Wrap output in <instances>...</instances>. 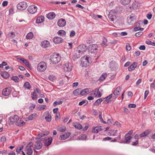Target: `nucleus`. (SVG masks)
I'll use <instances>...</instances> for the list:
<instances>
[{
    "label": "nucleus",
    "mask_w": 155,
    "mask_h": 155,
    "mask_svg": "<svg viewBox=\"0 0 155 155\" xmlns=\"http://www.w3.org/2000/svg\"><path fill=\"white\" fill-rule=\"evenodd\" d=\"M66 21L63 18H61L59 19L58 21V25L60 27L64 26L66 24Z\"/></svg>",
    "instance_id": "16"
},
{
    "label": "nucleus",
    "mask_w": 155,
    "mask_h": 155,
    "mask_svg": "<svg viewBox=\"0 0 155 155\" xmlns=\"http://www.w3.org/2000/svg\"><path fill=\"white\" fill-rule=\"evenodd\" d=\"M44 20V17L42 16H40L38 17L36 20V23L37 24L41 23Z\"/></svg>",
    "instance_id": "25"
},
{
    "label": "nucleus",
    "mask_w": 155,
    "mask_h": 155,
    "mask_svg": "<svg viewBox=\"0 0 155 155\" xmlns=\"http://www.w3.org/2000/svg\"><path fill=\"white\" fill-rule=\"evenodd\" d=\"M24 86L28 89H29L31 88L30 84L28 82H25L24 84Z\"/></svg>",
    "instance_id": "40"
},
{
    "label": "nucleus",
    "mask_w": 155,
    "mask_h": 155,
    "mask_svg": "<svg viewBox=\"0 0 155 155\" xmlns=\"http://www.w3.org/2000/svg\"><path fill=\"white\" fill-rule=\"evenodd\" d=\"M47 65L46 63L44 62H41L39 63L37 67V70L40 71H44L46 69Z\"/></svg>",
    "instance_id": "4"
},
{
    "label": "nucleus",
    "mask_w": 155,
    "mask_h": 155,
    "mask_svg": "<svg viewBox=\"0 0 155 155\" xmlns=\"http://www.w3.org/2000/svg\"><path fill=\"white\" fill-rule=\"evenodd\" d=\"M1 75L5 79L9 77V74L6 71L2 72L1 73Z\"/></svg>",
    "instance_id": "27"
},
{
    "label": "nucleus",
    "mask_w": 155,
    "mask_h": 155,
    "mask_svg": "<svg viewBox=\"0 0 155 155\" xmlns=\"http://www.w3.org/2000/svg\"><path fill=\"white\" fill-rule=\"evenodd\" d=\"M46 107V106L45 105H42L40 106L39 107H38V110H42L45 109Z\"/></svg>",
    "instance_id": "54"
},
{
    "label": "nucleus",
    "mask_w": 155,
    "mask_h": 155,
    "mask_svg": "<svg viewBox=\"0 0 155 155\" xmlns=\"http://www.w3.org/2000/svg\"><path fill=\"white\" fill-rule=\"evenodd\" d=\"M48 78L51 81H53L55 79V77L53 75H51L48 77Z\"/></svg>",
    "instance_id": "50"
},
{
    "label": "nucleus",
    "mask_w": 155,
    "mask_h": 155,
    "mask_svg": "<svg viewBox=\"0 0 155 155\" xmlns=\"http://www.w3.org/2000/svg\"><path fill=\"white\" fill-rule=\"evenodd\" d=\"M143 33L141 31L138 32L135 34V36L136 37H139L143 34Z\"/></svg>",
    "instance_id": "58"
},
{
    "label": "nucleus",
    "mask_w": 155,
    "mask_h": 155,
    "mask_svg": "<svg viewBox=\"0 0 155 155\" xmlns=\"http://www.w3.org/2000/svg\"><path fill=\"white\" fill-rule=\"evenodd\" d=\"M18 120V116L15 115L13 117H11L9 118L8 122L10 124H13L14 123H16L17 124V122Z\"/></svg>",
    "instance_id": "9"
},
{
    "label": "nucleus",
    "mask_w": 155,
    "mask_h": 155,
    "mask_svg": "<svg viewBox=\"0 0 155 155\" xmlns=\"http://www.w3.org/2000/svg\"><path fill=\"white\" fill-rule=\"evenodd\" d=\"M23 147L24 146L23 145L18 147L16 150V151L18 153H19L21 152V151L23 149Z\"/></svg>",
    "instance_id": "47"
},
{
    "label": "nucleus",
    "mask_w": 155,
    "mask_h": 155,
    "mask_svg": "<svg viewBox=\"0 0 155 155\" xmlns=\"http://www.w3.org/2000/svg\"><path fill=\"white\" fill-rule=\"evenodd\" d=\"M87 136L85 134H82L79 136L78 138V139L79 140H84L86 139Z\"/></svg>",
    "instance_id": "37"
},
{
    "label": "nucleus",
    "mask_w": 155,
    "mask_h": 155,
    "mask_svg": "<svg viewBox=\"0 0 155 155\" xmlns=\"http://www.w3.org/2000/svg\"><path fill=\"white\" fill-rule=\"evenodd\" d=\"M125 141L120 142L121 143H130V140L132 139V137L130 136H127V134H126L125 136Z\"/></svg>",
    "instance_id": "17"
},
{
    "label": "nucleus",
    "mask_w": 155,
    "mask_h": 155,
    "mask_svg": "<svg viewBox=\"0 0 155 155\" xmlns=\"http://www.w3.org/2000/svg\"><path fill=\"white\" fill-rule=\"evenodd\" d=\"M31 95L32 96L31 98L33 100H36L37 99L38 95L36 93V91H34L31 94Z\"/></svg>",
    "instance_id": "32"
},
{
    "label": "nucleus",
    "mask_w": 155,
    "mask_h": 155,
    "mask_svg": "<svg viewBox=\"0 0 155 155\" xmlns=\"http://www.w3.org/2000/svg\"><path fill=\"white\" fill-rule=\"evenodd\" d=\"M144 29L143 28H141L137 26L135 27L134 28V31H137L138 30L143 31Z\"/></svg>",
    "instance_id": "51"
},
{
    "label": "nucleus",
    "mask_w": 155,
    "mask_h": 155,
    "mask_svg": "<svg viewBox=\"0 0 155 155\" xmlns=\"http://www.w3.org/2000/svg\"><path fill=\"white\" fill-rule=\"evenodd\" d=\"M63 40V39L59 37H56L53 39V42L55 44L61 43L62 42Z\"/></svg>",
    "instance_id": "18"
},
{
    "label": "nucleus",
    "mask_w": 155,
    "mask_h": 155,
    "mask_svg": "<svg viewBox=\"0 0 155 155\" xmlns=\"http://www.w3.org/2000/svg\"><path fill=\"white\" fill-rule=\"evenodd\" d=\"M85 103V105H86L88 103V101L87 100H83L81 101H80L79 103V105L80 106H81Z\"/></svg>",
    "instance_id": "48"
},
{
    "label": "nucleus",
    "mask_w": 155,
    "mask_h": 155,
    "mask_svg": "<svg viewBox=\"0 0 155 155\" xmlns=\"http://www.w3.org/2000/svg\"><path fill=\"white\" fill-rule=\"evenodd\" d=\"M64 71L67 72L71 71L72 69V66L71 64L67 62L63 66Z\"/></svg>",
    "instance_id": "7"
},
{
    "label": "nucleus",
    "mask_w": 155,
    "mask_h": 155,
    "mask_svg": "<svg viewBox=\"0 0 155 155\" xmlns=\"http://www.w3.org/2000/svg\"><path fill=\"white\" fill-rule=\"evenodd\" d=\"M107 39L104 38L103 37V41L102 43L101 44V45L102 46H107Z\"/></svg>",
    "instance_id": "39"
},
{
    "label": "nucleus",
    "mask_w": 155,
    "mask_h": 155,
    "mask_svg": "<svg viewBox=\"0 0 155 155\" xmlns=\"http://www.w3.org/2000/svg\"><path fill=\"white\" fill-rule=\"evenodd\" d=\"M32 143L30 142L27 145L26 148L27 152L26 153L28 155H31L33 153V150L31 147L33 146Z\"/></svg>",
    "instance_id": "11"
},
{
    "label": "nucleus",
    "mask_w": 155,
    "mask_h": 155,
    "mask_svg": "<svg viewBox=\"0 0 155 155\" xmlns=\"http://www.w3.org/2000/svg\"><path fill=\"white\" fill-rule=\"evenodd\" d=\"M126 50L128 51H130L131 49V47L129 43H127L126 45Z\"/></svg>",
    "instance_id": "57"
},
{
    "label": "nucleus",
    "mask_w": 155,
    "mask_h": 155,
    "mask_svg": "<svg viewBox=\"0 0 155 155\" xmlns=\"http://www.w3.org/2000/svg\"><path fill=\"white\" fill-rule=\"evenodd\" d=\"M24 64L28 68H30L31 67V65L29 63V62L27 61V60H26Z\"/></svg>",
    "instance_id": "53"
},
{
    "label": "nucleus",
    "mask_w": 155,
    "mask_h": 155,
    "mask_svg": "<svg viewBox=\"0 0 155 155\" xmlns=\"http://www.w3.org/2000/svg\"><path fill=\"white\" fill-rule=\"evenodd\" d=\"M107 76V74L106 73L103 74L100 77L99 79V81H103L105 79V78Z\"/></svg>",
    "instance_id": "35"
},
{
    "label": "nucleus",
    "mask_w": 155,
    "mask_h": 155,
    "mask_svg": "<svg viewBox=\"0 0 155 155\" xmlns=\"http://www.w3.org/2000/svg\"><path fill=\"white\" fill-rule=\"evenodd\" d=\"M11 79L16 82H18L19 81V78L17 76H13L11 78Z\"/></svg>",
    "instance_id": "49"
},
{
    "label": "nucleus",
    "mask_w": 155,
    "mask_h": 155,
    "mask_svg": "<svg viewBox=\"0 0 155 155\" xmlns=\"http://www.w3.org/2000/svg\"><path fill=\"white\" fill-rule=\"evenodd\" d=\"M87 48L86 45L82 44L79 45L77 48V50L79 53L82 54L87 51Z\"/></svg>",
    "instance_id": "5"
},
{
    "label": "nucleus",
    "mask_w": 155,
    "mask_h": 155,
    "mask_svg": "<svg viewBox=\"0 0 155 155\" xmlns=\"http://www.w3.org/2000/svg\"><path fill=\"white\" fill-rule=\"evenodd\" d=\"M112 97V94H111L108 96L105 97L104 99V104L110 103L111 102L110 100H109Z\"/></svg>",
    "instance_id": "23"
},
{
    "label": "nucleus",
    "mask_w": 155,
    "mask_h": 155,
    "mask_svg": "<svg viewBox=\"0 0 155 155\" xmlns=\"http://www.w3.org/2000/svg\"><path fill=\"white\" fill-rule=\"evenodd\" d=\"M8 4V2L6 1H4L3 2L2 5L3 6H5L7 5Z\"/></svg>",
    "instance_id": "64"
},
{
    "label": "nucleus",
    "mask_w": 155,
    "mask_h": 155,
    "mask_svg": "<svg viewBox=\"0 0 155 155\" xmlns=\"http://www.w3.org/2000/svg\"><path fill=\"white\" fill-rule=\"evenodd\" d=\"M41 141V140L36 141L34 145V148L35 149L39 150L42 148L43 144Z\"/></svg>",
    "instance_id": "10"
},
{
    "label": "nucleus",
    "mask_w": 155,
    "mask_h": 155,
    "mask_svg": "<svg viewBox=\"0 0 155 155\" xmlns=\"http://www.w3.org/2000/svg\"><path fill=\"white\" fill-rule=\"evenodd\" d=\"M121 87H120V86L117 87L113 92V94L115 95L119 94L120 91L121 90Z\"/></svg>",
    "instance_id": "30"
},
{
    "label": "nucleus",
    "mask_w": 155,
    "mask_h": 155,
    "mask_svg": "<svg viewBox=\"0 0 155 155\" xmlns=\"http://www.w3.org/2000/svg\"><path fill=\"white\" fill-rule=\"evenodd\" d=\"M56 15L54 12H50L47 15V17L49 19L52 20L55 17Z\"/></svg>",
    "instance_id": "24"
},
{
    "label": "nucleus",
    "mask_w": 155,
    "mask_h": 155,
    "mask_svg": "<svg viewBox=\"0 0 155 155\" xmlns=\"http://www.w3.org/2000/svg\"><path fill=\"white\" fill-rule=\"evenodd\" d=\"M88 51L92 53H97L98 51V46L96 44H92L89 46Z\"/></svg>",
    "instance_id": "3"
},
{
    "label": "nucleus",
    "mask_w": 155,
    "mask_h": 155,
    "mask_svg": "<svg viewBox=\"0 0 155 155\" xmlns=\"http://www.w3.org/2000/svg\"><path fill=\"white\" fill-rule=\"evenodd\" d=\"M100 115H99V119H100V120L101 122L102 123H104V124H106L107 122H106L104 121L102 117V112H100Z\"/></svg>",
    "instance_id": "45"
},
{
    "label": "nucleus",
    "mask_w": 155,
    "mask_h": 155,
    "mask_svg": "<svg viewBox=\"0 0 155 155\" xmlns=\"http://www.w3.org/2000/svg\"><path fill=\"white\" fill-rule=\"evenodd\" d=\"M45 136V134L41 133L39 134L38 135V136L36 138V139H38V140H41L42 141V139H41V137Z\"/></svg>",
    "instance_id": "43"
},
{
    "label": "nucleus",
    "mask_w": 155,
    "mask_h": 155,
    "mask_svg": "<svg viewBox=\"0 0 155 155\" xmlns=\"http://www.w3.org/2000/svg\"><path fill=\"white\" fill-rule=\"evenodd\" d=\"M66 34V33L65 31L63 30H60L58 31V34L59 35H62L64 36H65Z\"/></svg>",
    "instance_id": "38"
},
{
    "label": "nucleus",
    "mask_w": 155,
    "mask_h": 155,
    "mask_svg": "<svg viewBox=\"0 0 155 155\" xmlns=\"http://www.w3.org/2000/svg\"><path fill=\"white\" fill-rule=\"evenodd\" d=\"M37 7L34 5L30 6L27 9V10L31 14L35 13L37 11Z\"/></svg>",
    "instance_id": "12"
},
{
    "label": "nucleus",
    "mask_w": 155,
    "mask_h": 155,
    "mask_svg": "<svg viewBox=\"0 0 155 155\" xmlns=\"http://www.w3.org/2000/svg\"><path fill=\"white\" fill-rule=\"evenodd\" d=\"M45 119L48 122H50L51 119V114H48V116L45 117Z\"/></svg>",
    "instance_id": "46"
},
{
    "label": "nucleus",
    "mask_w": 155,
    "mask_h": 155,
    "mask_svg": "<svg viewBox=\"0 0 155 155\" xmlns=\"http://www.w3.org/2000/svg\"><path fill=\"white\" fill-rule=\"evenodd\" d=\"M138 140H137L135 141V142H133L131 145L133 146H135L138 143Z\"/></svg>",
    "instance_id": "60"
},
{
    "label": "nucleus",
    "mask_w": 155,
    "mask_h": 155,
    "mask_svg": "<svg viewBox=\"0 0 155 155\" xmlns=\"http://www.w3.org/2000/svg\"><path fill=\"white\" fill-rule=\"evenodd\" d=\"M80 90L81 88H78L74 90L73 92V94L75 96L80 95Z\"/></svg>",
    "instance_id": "34"
},
{
    "label": "nucleus",
    "mask_w": 155,
    "mask_h": 155,
    "mask_svg": "<svg viewBox=\"0 0 155 155\" xmlns=\"http://www.w3.org/2000/svg\"><path fill=\"white\" fill-rule=\"evenodd\" d=\"M137 63L134 62L133 63L131 64L128 68V70L129 71H131L133 70L137 66Z\"/></svg>",
    "instance_id": "22"
},
{
    "label": "nucleus",
    "mask_w": 155,
    "mask_h": 155,
    "mask_svg": "<svg viewBox=\"0 0 155 155\" xmlns=\"http://www.w3.org/2000/svg\"><path fill=\"white\" fill-rule=\"evenodd\" d=\"M66 129L65 126H61L58 128V130L60 132H64L65 131Z\"/></svg>",
    "instance_id": "42"
},
{
    "label": "nucleus",
    "mask_w": 155,
    "mask_h": 155,
    "mask_svg": "<svg viewBox=\"0 0 155 155\" xmlns=\"http://www.w3.org/2000/svg\"><path fill=\"white\" fill-rule=\"evenodd\" d=\"M102 130V129L101 128V126H98L93 128L92 129V132L94 133H97L99 131H101Z\"/></svg>",
    "instance_id": "29"
},
{
    "label": "nucleus",
    "mask_w": 155,
    "mask_h": 155,
    "mask_svg": "<svg viewBox=\"0 0 155 155\" xmlns=\"http://www.w3.org/2000/svg\"><path fill=\"white\" fill-rule=\"evenodd\" d=\"M59 139L61 140H64L67 139L65 134H63L60 136Z\"/></svg>",
    "instance_id": "55"
},
{
    "label": "nucleus",
    "mask_w": 155,
    "mask_h": 155,
    "mask_svg": "<svg viewBox=\"0 0 155 155\" xmlns=\"http://www.w3.org/2000/svg\"><path fill=\"white\" fill-rule=\"evenodd\" d=\"M27 7V4L25 2H20L17 5V8L18 9L22 10L26 9Z\"/></svg>",
    "instance_id": "6"
},
{
    "label": "nucleus",
    "mask_w": 155,
    "mask_h": 155,
    "mask_svg": "<svg viewBox=\"0 0 155 155\" xmlns=\"http://www.w3.org/2000/svg\"><path fill=\"white\" fill-rule=\"evenodd\" d=\"M151 132V130H147L141 134L140 135V137H145L148 135Z\"/></svg>",
    "instance_id": "26"
},
{
    "label": "nucleus",
    "mask_w": 155,
    "mask_h": 155,
    "mask_svg": "<svg viewBox=\"0 0 155 155\" xmlns=\"http://www.w3.org/2000/svg\"><path fill=\"white\" fill-rule=\"evenodd\" d=\"M34 36L32 32H30L26 36V38L27 39H32Z\"/></svg>",
    "instance_id": "31"
},
{
    "label": "nucleus",
    "mask_w": 155,
    "mask_h": 155,
    "mask_svg": "<svg viewBox=\"0 0 155 155\" xmlns=\"http://www.w3.org/2000/svg\"><path fill=\"white\" fill-rule=\"evenodd\" d=\"M81 64L83 67H86L91 62V58L90 57L84 56L81 59Z\"/></svg>",
    "instance_id": "2"
},
{
    "label": "nucleus",
    "mask_w": 155,
    "mask_h": 155,
    "mask_svg": "<svg viewBox=\"0 0 155 155\" xmlns=\"http://www.w3.org/2000/svg\"><path fill=\"white\" fill-rule=\"evenodd\" d=\"M6 140V138L5 136H2L1 139V141L4 142Z\"/></svg>",
    "instance_id": "62"
},
{
    "label": "nucleus",
    "mask_w": 155,
    "mask_h": 155,
    "mask_svg": "<svg viewBox=\"0 0 155 155\" xmlns=\"http://www.w3.org/2000/svg\"><path fill=\"white\" fill-rule=\"evenodd\" d=\"M11 91V88L10 87H8L3 90L2 91V94L4 96H7L10 94Z\"/></svg>",
    "instance_id": "14"
},
{
    "label": "nucleus",
    "mask_w": 155,
    "mask_h": 155,
    "mask_svg": "<svg viewBox=\"0 0 155 155\" xmlns=\"http://www.w3.org/2000/svg\"><path fill=\"white\" fill-rule=\"evenodd\" d=\"M90 88H86L83 90L81 89L80 95L83 96L85 94L89 93Z\"/></svg>",
    "instance_id": "21"
},
{
    "label": "nucleus",
    "mask_w": 155,
    "mask_h": 155,
    "mask_svg": "<svg viewBox=\"0 0 155 155\" xmlns=\"http://www.w3.org/2000/svg\"><path fill=\"white\" fill-rule=\"evenodd\" d=\"M102 100L101 98L97 100L96 101L94 102V104L96 105L97 104H100L102 101Z\"/></svg>",
    "instance_id": "56"
},
{
    "label": "nucleus",
    "mask_w": 155,
    "mask_h": 155,
    "mask_svg": "<svg viewBox=\"0 0 155 155\" xmlns=\"http://www.w3.org/2000/svg\"><path fill=\"white\" fill-rule=\"evenodd\" d=\"M136 105L134 104H130L128 106V107L129 108H135L136 107Z\"/></svg>",
    "instance_id": "59"
},
{
    "label": "nucleus",
    "mask_w": 155,
    "mask_h": 155,
    "mask_svg": "<svg viewBox=\"0 0 155 155\" xmlns=\"http://www.w3.org/2000/svg\"><path fill=\"white\" fill-rule=\"evenodd\" d=\"M136 19V17L134 14H132L128 17L127 23L130 25H132L135 22Z\"/></svg>",
    "instance_id": "8"
},
{
    "label": "nucleus",
    "mask_w": 155,
    "mask_h": 155,
    "mask_svg": "<svg viewBox=\"0 0 155 155\" xmlns=\"http://www.w3.org/2000/svg\"><path fill=\"white\" fill-rule=\"evenodd\" d=\"M61 58V56L59 54L54 53L51 56L50 60L52 63L56 64L60 61Z\"/></svg>",
    "instance_id": "1"
},
{
    "label": "nucleus",
    "mask_w": 155,
    "mask_h": 155,
    "mask_svg": "<svg viewBox=\"0 0 155 155\" xmlns=\"http://www.w3.org/2000/svg\"><path fill=\"white\" fill-rule=\"evenodd\" d=\"M63 101H55L53 104V105L54 107H56L58 105H60L62 104Z\"/></svg>",
    "instance_id": "44"
},
{
    "label": "nucleus",
    "mask_w": 155,
    "mask_h": 155,
    "mask_svg": "<svg viewBox=\"0 0 155 155\" xmlns=\"http://www.w3.org/2000/svg\"><path fill=\"white\" fill-rule=\"evenodd\" d=\"M152 15L150 13H149L147 15V17L148 19H150L151 18Z\"/></svg>",
    "instance_id": "61"
},
{
    "label": "nucleus",
    "mask_w": 155,
    "mask_h": 155,
    "mask_svg": "<svg viewBox=\"0 0 155 155\" xmlns=\"http://www.w3.org/2000/svg\"><path fill=\"white\" fill-rule=\"evenodd\" d=\"M73 126L76 128L78 130L81 129L82 127L79 122H75L74 123Z\"/></svg>",
    "instance_id": "28"
},
{
    "label": "nucleus",
    "mask_w": 155,
    "mask_h": 155,
    "mask_svg": "<svg viewBox=\"0 0 155 155\" xmlns=\"http://www.w3.org/2000/svg\"><path fill=\"white\" fill-rule=\"evenodd\" d=\"M117 15L114 14L113 12H110L108 14L109 19L111 21H113L114 19L116 18Z\"/></svg>",
    "instance_id": "20"
},
{
    "label": "nucleus",
    "mask_w": 155,
    "mask_h": 155,
    "mask_svg": "<svg viewBox=\"0 0 155 155\" xmlns=\"http://www.w3.org/2000/svg\"><path fill=\"white\" fill-rule=\"evenodd\" d=\"M25 124V122L24 121H22L21 122H18L16 124L18 126L21 127L24 125Z\"/></svg>",
    "instance_id": "52"
},
{
    "label": "nucleus",
    "mask_w": 155,
    "mask_h": 155,
    "mask_svg": "<svg viewBox=\"0 0 155 155\" xmlns=\"http://www.w3.org/2000/svg\"><path fill=\"white\" fill-rule=\"evenodd\" d=\"M8 35V37L10 39H12L15 36V34L14 32L9 33Z\"/></svg>",
    "instance_id": "41"
},
{
    "label": "nucleus",
    "mask_w": 155,
    "mask_h": 155,
    "mask_svg": "<svg viewBox=\"0 0 155 155\" xmlns=\"http://www.w3.org/2000/svg\"><path fill=\"white\" fill-rule=\"evenodd\" d=\"M49 45V42L47 40L43 41L41 43V46L45 48L48 47Z\"/></svg>",
    "instance_id": "19"
},
{
    "label": "nucleus",
    "mask_w": 155,
    "mask_h": 155,
    "mask_svg": "<svg viewBox=\"0 0 155 155\" xmlns=\"http://www.w3.org/2000/svg\"><path fill=\"white\" fill-rule=\"evenodd\" d=\"M110 68L112 70H115L118 68V65L117 63L114 61H112L109 64Z\"/></svg>",
    "instance_id": "15"
},
{
    "label": "nucleus",
    "mask_w": 155,
    "mask_h": 155,
    "mask_svg": "<svg viewBox=\"0 0 155 155\" xmlns=\"http://www.w3.org/2000/svg\"><path fill=\"white\" fill-rule=\"evenodd\" d=\"M146 49L145 46L144 45H140L139 47V49L140 50H144Z\"/></svg>",
    "instance_id": "63"
},
{
    "label": "nucleus",
    "mask_w": 155,
    "mask_h": 155,
    "mask_svg": "<svg viewBox=\"0 0 155 155\" xmlns=\"http://www.w3.org/2000/svg\"><path fill=\"white\" fill-rule=\"evenodd\" d=\"M130 2V0H121V3L124 5H126L129 4Z\"/></svg>",
    "instance_id": "36"
},
{
    "label": "nucleus",
    "mask_w": 155,
    "mask_h": 155,
    "mask_svg": "<svg viewBox=\"0 0 155 155\" xmlns=\"http://www.w3.org/2000/svg\"><path fill=\"white\" fill-rule=\"evenodd\" d=\"M37 116V115L36 113H34L33 114H32L30 115H29L28 117V119L29 120H33L35 117H36Z\"/></svg>",
    "instance_id": "33"
},
{
    "label": "nucleus",
    "mask_w": 155,
    "mask_h": 155,
    "mask_svg": "<svg viewBox=\"0 0 155 155\" xmlns=\"http://www.w3.org/2000/svg\"><path fill=\"white\" fill-rule=\"evenodd\" d=\"M53 139L52 137H50L45 138V142L44 143L45 147H48L51 143Z\"/></svg>",
    "instance_id": "13"
}]
</instances>
